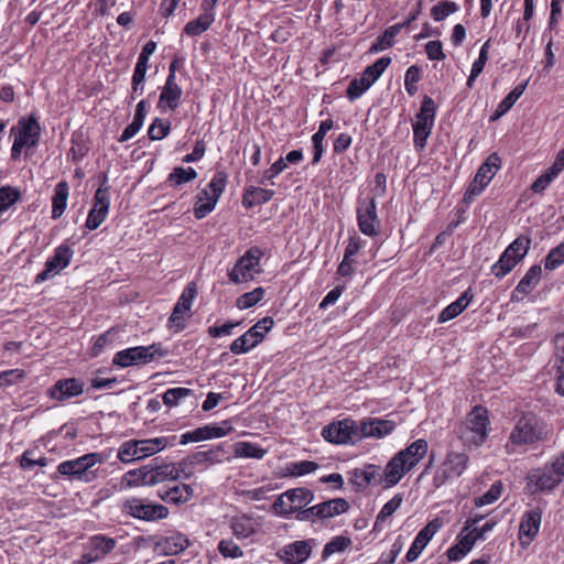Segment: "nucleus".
Here are the masks:
<instances>
[{"mask_svg":"<svg viewBox=\"0 0 564 564\" xmlns=\"http://www.w3.org/2000/svg\"><path fill=\"white\" fill-rule=\"evenodd\" d=\"M84 386L77 378L59 379L48 389V395L58 402H65L83 394Z\"/></svg>","mask_w":564,"mask_h":564,"instance_id":"nucleus-23","label":"nucleus"},{"mask_svg":"<svg viewBox=\"0 0 564 564\" xmlns=\"http://www.w3.org/2000/svg\"><path fill=\"white\" fill-rule=\"evenodd\" d=\"M555 370L560 377H564V332L554 337Z\"/></svg>","mask_w":564,"mask_h":564,"instance_id":"nucleus-57","label":"nucleus"},{"mask_svg":"<svg viewBox=\"0 0 564 564\" xmlns=\"http://www.w3.org/2000/svg\"><path fill=\"white\" fill-rule=\"evenodd\" d=\"M351 539L344 535H337L327 542L323 549L322 557L326 560L335 553H341L351 545Z\"/></svg>","mask_w":564,"mask_h":564,"instance_id":"nucleus-44","label":"nucleus"},{"mask_svg":"<svg viewBox=\"0 0 564 564\" xmlns=\"http://www.w3.org/2000/svg\"><path fill=\"white\" fill-rule=\"evenodd\" d=\"M458 10L456 2L442 0L431 9V15L435 21H442Z\"/></svg>","mask_w":564,"mask_h":564,"instance_id":"nucleus-51","label":"nucleus"},{"mask_svg":"<svg viewBox=\"0 0 564 564\" xmlns=\"http://www.w3.org/2000/svg\"><path fill=\"white\" fill-rule=\"evenodd\" d=\"M197 177V172L193 167L184 169L176 166L167 176V183L171 186H180L184 183L191 182Z\"/></svg>","mask_w":564,"mask_h":564,"instance_id":"nucleus-43","label":"nucleus"},{"mask_svg":"<svg viewBox=\"0 0 564 564\" xmlns=\"http://www.w3.org/2000/svg\"><path fill=\"white\" fill-rule=\"evenodd\" d=\"M564 477V454H561L543 467L530 470L525 477L530 494L546 492L554 489Z\"/></svg>","mask_w":564,"mask_h":564,"instance_id":"nucleus-2","label":"nucleus"},{"mask_svg":"<svg viewBox=\"0 0 564 564\" xmlns=\"http://www.w3.org/2000/svg\"><path fill=\"white\" fill-rule=\"evenodd\" d=\"M69 195V186L66 181H61L54 188L52 197V218L58 219L65 212Z\"/></svg>","mask_w":564,"mask_h":564,"instance_id":"nucleus-37","label":"nucleus"},{"mask_svg":"<svg viewBox=\"0 0 564 564\" xmlns=\"http://www.w3.org/2000/svg\"><path fill=\"white\" fill-rule=\"evenodd\" d=\"M377 479L380 480V468L376 465H367L365 468H355L351 471V482L358 489H365Z\"/></svg>","mask_w":564,"mask_h":564,"instance_id":"nucleus-35","label":"nucleus"},{"mask_svg":"<svg viewBox=\"0 0 564 564\" xmlns=\"http://www.w3.org/2000/svg\"><path fill=\"white\" fill-rule=\"evenodd\" d=\"M542 269L540 265H532L511 293L512 302H521L540 282Z\"/></svg>","mask_w":564,"mask_h":564,"instance_id":"nucleus-25","label":"nucleus"},{"mask_svg":"<svg viewBox=\"0 0 564 564\" xmlns=\"http://www.w3.org/2000/svg\"><path fill=\"white\" fill-rule=\"evenodd\" d=\"M530 245L531 239L527 236L516 238L491 267V273L498 279L506 276L527 256Z\"/></svg>","mask_w":564,"mask_h":564,"instance_id":"nucleus-4","label":"nucleus"},{"mask_svg":"<svg viewBox=\"0 0 564 564\" xmlns=\"http://www.w3.org/2000/svg\"><path fill=\"white\" fill-rule=\"evenodd\" d=\"M489 419L487 410L480 405L475 406L467 415L462 438L476 446L481 445L488 435Z\"/></svg>","mask_w":564,"mask_h":564,"instance_id":"nucleus-11","label":"nucleus"},{"mask_svg":"<svg viewBox=\"0 0 564 564\" xmlns=\"http://www.w3.org/2000/svg\"><path fill=\"white\" fill-rule=\"evenodd\" d=\"M564 263V242L553 248L544 260V268L546 270H555Z\"/></svg>","mask_w":564,"mask_h":564,"instance_id":"nucleus-56","label":"nucleus"},{"mask_svg":"<svg viewBox=\"0 0 564 564\" xmlns=\"http://www.w3.org/2000/svg\"><path fill=\"white\" fill-rule=\"evenodd\" d=\"M273 324L274 321L272 317H263L243 335L239 336L231 343L230 351L235 355L248 352L263 340L265 334L272 328Z\"/></svg>","mask_w":564,"mask_h":564,"instance_id":"nucleus-13","label":"nucleus"},{"mask_svg":"<svg viewBox=\"0 0 564 564\" xmlns=\"http://www.w3.org/2000/svg\"><path fill=\"white\" fill-rule=\"evenodd\" d=\"M468 456L464 453L449 452L433 476V486L440 488L447 481L458 478L467 468Z\"/></svg>","mask_w":564,"mask_h":564,"instance_id":"nucleus-12","label":"nucleus"},{"mask_svg":"<svg viewBox=\"0 0 564 564\" xmlns=\"http://www.w3.org/2000/svg\"><path fill=\"white\" fill-rule=\"evenodd\" d=\"M264 289L258 286L251 292L243 293L237 299L236 305L239 310H247L258 304L264 296Z\"/></svg>","mask_w":564,"mask_h":564,"instance_id":"nucleus-47","label":"nucleus"},{"mask_svg":"<svg viewBox=\"0 0 564 564\" xmlns=\"http://www.w3.org/2000/svg\"><path fill=\"white\" fill-rule=\"evenodd\" d=\"M171 130V123L166 120L155 118L148 130L149 139L152 141L164 139Z\"/></svg>","mask_w":564,"mask_h":564,"instance_id":"nucleus-50","label":"nucleus"},{"mask_svg":"<svg viewBox=\"0 0 564 564\" xmlns=\"http://www.w3.org/2000/svg\"><path fill=\"white\" fill-rule=\"evenodd\" d=\"M359 423L350 417L334 421L322 429L323 438L336 445H354L360 441Z\"/></svg>","mask_w":564,"mask_h":564,"instance_id":"nucleus-9","label":"nucleus"},{"mask_svg":"<svg viewBox=\"0 0 564 564\" xmlns=\"http://www.w3.org/2000/svg\"><path fill=\"white\" fill-rule=\"evenodd\" d=\"M422 76V70L419 66L412 65L405 72L404 88L410 96L417 93V83Z\"/></svg>","mask_w":564,"mask_h":564,"instance_id":"nucleus-53","label":"nucleus"},{"mask_svg":"<svg viewBox=\"0 0 564 564\" xmlns=\"http://www.w3.org/2000/svg\"><path fill=\"white\" fill-rule=\"evenodd\" d=\"M542 511L540 508L528 510L523 513L518 539L522 547H528L538 535L541 527Z\"/></svg>","mask_w":564,"mask_h":564,"instance_id":"nucleus-21","label":"nucleus"},{"mask_svg":"<svg viewBox=\"0 0 564 564\" xmlns=\"http://www.w3.org/2000/svg\"><path fill=\"white\" fill-rule=\"evenodd\" d=\"M133 441L138 445V448H135L138 460L161 452L170 444L167 437H154Z\"/></svg>","mask_w":564,"mask_h":564,"instance_id":"nucleus-34","label":"nucleus"},{"mask_svg":"<svg viewBox=\"0 0 564 564\" xmlns=\"http://www.w3.org/2000/svg\"><path fill=\"white\" fill-rule=\"evenodd\" d=\"M148 486H155L167 480H177V471L171 463H159V458L148 464Z\"/></svg>","mask_w":564,"mask_h":564,"instance_id":"nucleus-24","label":"nucleus"},{"mask_svg":"<svg viewBox=\"0 0 564 564\" xmlns=\"http://www.w3.org/2000/svg\"><path fill=\"white\" fill-rule=\"evenodd\" d=\"M311 554V546L306 541H296L283 547L281 558L288 564H302Z\"/></svg>","mask_w":564,"mask_h":564,"instance_id":"nucleus-30","label":"nucleus"},{"mask_svg":"<svg viewBox=\"0 0 564 564\" xmlns=\"http://www.w3.org/2000/svg\"><path fill=\"white\" fill-rule=\"evenodd\" d=\"M314 499V494L304 487L286 490L274 501L272 508L276 514L288 518L305 508Z\"/></svg>","mask_w":564,"mask_h":564,"instance_id":"nucleus-10","label":"nucleus"},{"mask_svg":"<svg viewBox=\"0 0 564 564\" xmlns=\"http://www.w3.org/2000/svg\"><path fill=\"white\" fill-rule=\"evenodd\" d=\"M215 21V14L212 11H204L197 19L189 21L184 26V33L189 36H197L207 31Z\"/></svg>","mask_w":564,"mask_h":564,"instance_id":"nucleus-39","label":"nucleus"},{"mask_svg":"<svg viewBox=\"0 0 564 564\" xmlns=\"http://www.w3.org/2000/svg\"><path fill=\"white\" fill-rule=\"evenodd\" d=\"M117 541L105 534H96L88 539L78 564H91L101 561L113 551Z\"/></svg>","mask_w":564,"mask_h":564,"instance_id":"nucleus-17","label":"nucleus"},{"mask_svg":"<svg viewBox=\"0 0 564 564\" xmlns=\"http://www.w3.org/2000/svg\"><path fill=\"white\" fill-rule=\"evenodd\" d=\"M357 221L359 230L369 237L379 234L380 220L377 215V204L375 197L358 203Z\"/></svg>","mask_w":564,"mask_h":564,"instance_id":"nucleus-19","label":"nucleus"},{"mask_svg":"<svg viewBox=\"0 0 564 564\" xmlns=\"http://www.w3.org/2000/svg\"><path fill=\"white\" fill-rule=\"evenodd\" d=\"M205 440H208V433H207L206 425L182 434L180 443L182 445H185L191 442H200V441H205Z\"/></svg>","mask_w":564,"mask_h":564,"instance_id":"nucleus-64","label":"nucleus"},{"mask_svg":"<svg viewBox=\"0 0 564 564\" xmlns=\"http://www.w3.org/2000/svg\"><path fill=\"white\" fill-rule=\"evenodd\" d=\"M471 300L473 294L468 289L464 293H462V295L456 301H454L453 303H451L449 305L442 310L437 317V323H445L458 316L468 306Z\"/></svg>","mask_w":564,"mask_h":564,"instance_id":"nucleus-33","label":"nucleus"},{"mask_svg":"<svg viewBox=\"0 0 564 564\" xmlns=\"http://www.w3.org/2000/svg\"><path fill=\"white\" fill-rule=\"evenodd\" d=\"M72 257L73 251L69 246H58L54 254L46 260L44 270L35 276L34 282L40 284L57 275L63 269L68 267Z\"/></svg>","mask_w":564,"mask_h":564,"instance_id":"nucleus-18","label":"nucleus"},{"mask_svg":"<svg viewBox=\"0 0 564 564\" xmlns=\"http://www.w3.org/2000/svg\"><path fill=\"white\" fill-rule=\"evenodd\" d=\"M197 294L196 283L189 282L183 290L177 303L175 304L169 323L176 327L177 330H182L185 327L184 321L188 316L193 301Z\"/></svg>","mask_w":564,"mask_h":564,"instance_id":"nucleus-20","label":"nucleus"},{"mask_svg":"<svg viewBox=\"0 0 564 564\" xmlns=\"http://www.w3.org/2000/svg\"><path fill=\"white\" fill-rule=\"evenodd\" d=\"M121 510L123 513L143 521H158L169 516V509L165 506L139 497L126 499L121 505Z\"/></svg>","mask_w":564,"mask_h":564,"instance_id":"nucleus-8","label":"nucleus"},{"mask_svg":"<svg viewBox=\"0 0 564 564\" xmlns=\"http://www.w3.org/2000/svg\"><path fill=\"white\" fill-rule=\"evenodd\" d=\"M110 206V186L108 177L104 175L100 186L94 196V205L88 213L85 226L89 230L97 229L106 219Z\"/></svg>","mask_w":564,"mask_h":564,"instance_id":"nucleus-16","label":"nucleus"},{"mask_svg":"<svg viewBox=\"0 0 564 564\" xmlns=\"http://www.w3.org/2000/svg\"><path fill=\"white\" fill-rule=\"evenodd\" d=\"M169 552L178 554L189 546V540L182 533L174 534L166 539Z\"/></svg>","mask_w":564,"mask_h":564,"instance_id":"nucleus-59","label":"nucleus"},{"mask_svg":"<svg viewBox=\"0 0 564 564\" xmlns=\"http://www.w3.org/2000/svg\"><path fill=\"white\" fill-rule=\"evenodd\" d=\"M410 470L404 462L398 455H394L386 465L382 474H380V481L384 484L386 488L393 487Z\"/></svg>","mask_w":564,"mask_h":564,"instance_id":"nucleus-26","label":"nucleus"},{"mask_svg":"<svg viewBox=\"0 0 564 564\" xmlns=\"http://www.w3.org/2000/svg\"><path fill=\"white\" fill-rule=\"evenodd\" d=\"M372 85L365 77L360 76L359 78L352 79L348 87L346 95L350 101H354L361 97Z\"/></svg>","mask_w":564,"mask_h":564,"instance_id":"nucleus-52","label":"nucleus"},{"mask_svg":"<svg viewBox=\"0 0 564 564\" xmlns=\"http://www.w3.org/2000/svg\"><path fill=\"white\" fill-rule=\"evenodd\" d=\"M183 95L182 88L178 86L176 80L166 79L162 88L158 107L160 109L175 110L181 102Z\"/></svg>","mask_w":564,"mask_h":564,"instance_id":"nucleus-27","label":"nucleus"},{"mask_svg":"<svg viewBox=\"0 0 564 564\" xmlns=\"http://www.w3.org/2000/svg\"><path fill=\"white\" fill-rule=\"evenodd\" d=\"M399 25L389 26L377 40L371 44L369 48L370 54H377L386 51L393 46L397 35L400 33Z\"/></svg>","mask_w":564,"mask_h":564,"instance_id":"nucleus-41","label":"nucleus"},{"mask_svg":"<svg viewBox=\"0 0 564 564\" xmlns=\"http://www.w3.org/2000/svg\"><path fill=\"white\" fill-rule=\"evenodd\" d=\"M436 106L430 96H424L420 111L415 116L413 128V143L417 151H423L432 132L435 121Z\"/></svg>","mask_w":564,"mask_h":564,"instance_id":"nucleus-3","label":"nucleus"},{"mask_svg":"<svg viewBox=\"0 0 564 564\" xmlns=\"http://www.w3.org/2000/svg\"><path fill=\"white\" fill-rule=\"evenodd\" d=\"M286 166L288 165L284 162V159L280 158L268 170L264 171L260 183L265 184L268 182L270 184H273L272 180L276 177L280 173H282L286 169Z\"/></svg>","mask_w":564,"mask_h":564,"instance_id":"nucleus-62","label":"nucleus"},{"mask_svg":"<svg viewBox=\"0 0 564 564\" xmlns=\"http://www.w3.org/2000/svg\"><path fill=\"white\" fill-rule=\"evenodd\" d=\"M273 195L274 192L272 189L250 186L243 194L242 204L245 207L251 208L254 205H261L269 202Z\"/></svg>","mask_w":564,"mask_h":564,"instance_id":"nucleus-40","label":"nucleus"},{"mask_svg":"<svg viewBox=\"0 0 564 564\" xmlns=\"http://www.w3.org/2000/svg\"><path fill=\"white\" fill-rule=\"evenodd\" d=\"M99 462L100 455L97 453H90L76 459L62 462L57 466V471L61 475L68 476L73 479L90 481L95 477L90 468Z\"/></svg>","mask_w":564,"mask_h":564,"instance_id":"nucleus-15","label":"nucleus"},{"mask_svg":"<svg viewBox=\"0 0 564 564\" xmlns=\"http://www.w3.org/2000/svg\"><path fill=\"white\" fill-rule=\"evenodd\" d=\"M263 251L259 247L249 248L241 256L228 274L229 281L235 284L247 283L261 273L260 260Z\"/></svg>","mask_w":564,"mask_h":564,"instance_id":"nucleus-6","label":"nucleus"},{"mask_svg":"<svg viewBox=\"0 0 564 564\" xmlns=\"http://www.w3.org/2000/svg\"><path fill=\"white\" fill-rule=\"evenodd\" d=\"M403 496L401 494L394 495L388 502H386L376 518V525L384 522L392 516L401 506Z\"/></svg>","mask_w":564,"mask_h":564,"instance_id":"nucleus-49","label":"nucleus"},{"mask_svg":"<svg viewBox=\"0 0 564 564\" xmlns=\"http://www.w3.org/2000/svg\"><path fill=\"white\" fill-rule=\"evenodd\" d=\"M397 424L391 420H383L379 417H368L359 422L358 433L360 440L367 437L382 438L391 434Z\"/></svg>","mask_w":564,"mask_h":564,"instance_id":"nucleus-22","label":"nucleus"},{"mask_svg":"<svg viewBox=\"0 0 564 564\" xmlns=\"http://www.w3.org/2000/svg\"><path fill=\"white\" fill-rule=\"evenodd\" d=\"M429 444L425 440L419 438L406 446L404 449L398 452V455L404 464L412 469L420 460L426 455Z\"/></svg>","mask_w":564,"mask_h":564,"instance_id":"nucleus-28","label":"nucleus"},{"mask_svg":"<svg viewBox=\"0 0 564 564\" xmlns=\"http://www.w3.org/2000/svg\"><path fill=\"white\" fill-rule=\"evenodd\" d=\"M500 165V156L494 152L480 165L474 178L482 185L487 186L491 182L495 174L499 171Z\"/></svg>","mask_w":564,"mask_h":564,"instance_id":"nucleus-36","label":"nucleus"},{"mask_svg":"<svg viewBox=\"0 0 564 564\" xmlns=\"http://www.w3.org/2000/svg\"><path fill=\"white\" fill-rule=\"evenodd\" d=\"M390 64L391 58L388 56H382L379 59H377L373 64L367 66L362 72L361 76L368 79L370 85H373Z\"/></svg>","mask_w":564,"mask_h":564,"instance_id":"nucleus-42","label":"nucleus"},{"mask_svg":"<svg viewBox=\"0 0 564 564\" xmlns=\"http://www.w3.org/2000/svg\"><path fill=\"white\" fill-rule=\"evenodd\" d=\"M501 491H502L501 482L500 481L494 482L484 495H481L480 497H477L475 499V506L484 507L486 505L494 503L501 496Z\"/></svg>","mask_w":564,"mask_h":564,"instance_id":"nucleus-55","label":"nucleus"},{"mask_svg":"<svg viewBox=\"0 0 564 564\" xmlns=\"http://www.w3.org/2000/svg\"><path fill=\"white\" fill-rule=\"evenodd\" d=\"M158 495L166 503L182 505L192 499L194 491L189 485L177 484L167 489L159 490Z\"/></svg>","mask_w":564,"mask_h":564,"instance_id":"nucleus-29","label":"nucleus"},{"mask_svg":"<svg viewBox=\"0 0 564 564\" xmlns=\"http://www.w3.org/2000/svg\"><path fill=\"white\" fill-rule=\"evenodd\" d=\"M193 391L187 388H171L163 393V402L167 406H175L182 399L191 395Z\"/></svg>","mask_w":564,"mask_h":564,"instance_id":"nucleus-54","label":"nucleus"},{"mask_svg":"<svg viewBox=\"0 0 564 564\" xmlns=\"http://www.w3.org/2000/svg\"><path fill=\"white\" fill-rule=\"evenodd\" d=\"M135 448H138V445L133 440L122 443L118 451V458L122 463H132L138 460Z\"/></svg>","mask_w":564,"mask_h":564,"instance_id":"nucleus-60","label":"nucleus"},{"mask_svg":"<svg viewBox=\"0 0 564 564\" xmlns=\"http://www.w3.org/2000/svg\"><path fill=\"white\" fill-rule=\"evenodd\" d=\"M145 116H147V101L141 100L137 105L132 122L126 127V129L119 137L118 141L127 142L132 137H134L142 128Z\"/></svg>","mask_w":564,"mask_h":564,"instance_id":"nucleus-38","label":"nucleus"},{"mask_svg":"<svg viewBox=\"0 0 564 564\" xmlns=\"http://www.w3.org/2000/svg\"><path fill=\"white\" fill-rule=\"evenodd\" d=\"M315 509L317 519H328L346 512L349 509V503L344 498H335L315 505Z\"/></svg>","mask_w":564,"mask_h":564,"instance_id":"nucleus-32","label":"nucleus"},{"mask_svg":"<svg viewBox=\"0 0 564 564\" xmlns=\"http://www.w3.org/2000/svg\"><path fill=\"white\" fill-rule=\"evenodd\" d=\"M267 454V451L256 444L249 442H239L236 444L235 455L243 458L261 459Z\"/></svg>","mask_w":564,"mask_h":564,"instance_id":"nucleus-45","label":"nucleus"},{"mask_svg":"<svg viewBox=\"0 0 564 564\" xmlns=\"http://www.w3.org/2000/svg\"><path fill=\"white\" fill-rule=\"evenodd\" d=\"M490 48V40H487L479 52L478 58L473 63L470 73L480 75L484 70V67L488 61V54Z\"/></svg>","mask_w":564,"mask_h":564,"instance_id":"nucleus-63","label":"nucleus"},{"mask_svg":"<svg viewBox=\"0 0 564 564\" xmlns=\"http://www.w3.org/2000/svg\"><path fill=\"white\" fill-rule=\"evenodd\" d=\"M148 465H145L141 468L132 469L126 473L123 476V481L129 487L148 486Z\"/></svg>","mask_w":564,"mask_h":564,"instance_id":"nucleus-48","label":"nucleus"},{"mask_svg":"<svg viewBox=\"0 0 564 564\" xmlns=\"http://www.w3.org/2000/svg\"><path fill=\"white\" fill-rule=\"evenodd\" d=\"M259 523L248 514L232 517L230 529L237 539H247L257 532Z\"/></svg>","mask_w":564,"mask_h":564,"instance_id":"nucleus-31","label":"nucleus"},{"mask_svg":"<svg viewBox=\"0 0 564 564\" xmlns=\"http://www.w3.org/2000/svg\"><path fill=\"white\" fill-rule=\"evenodd\" d=\"M41 127L34 117L21 118L19 130L11 148V159L18 160L23 148H34L39 143Z\"/></svg>","mask_w":564,"mask_h":564,"instance_id":"nucleus-14","label":"nucleus"},{"mask_svg":"<svg viewBox=\"0 0 564 564\" xmlns=\"http://www.w3.org/2000/svg\"><path fill=\"white\" fill-rule=\"evenodd\" d=\"M546 436L544 422L534 413H524L517 420L505 447L508 454H513L520 447L534 446Z\"/></svg>","mask_w":564,"mask_h":564,"instance_id":"nucleus-1","label":"nucleus"},{"mask_svg":"<svg viewBox=\"0 0 564 564\" xmlns=\"http://www.w3.org/2000/svg\"><path fill=\"white\" fill-rule=\"evenodd\" d=\"M21 198V192L13 186L6 185L0 187V215L7 212Z\"/></svg>","mask_w":564,"mask_h":564,"instance_id":"nucleus-46","label":"nucleus"},{"mask_svg":"<svg viewBox=\"0 0 564 564\" xmlns=\"http://www.w3.org/2000/svg\"><path fill=\"white\" fill-rule=\"evenodd\" d=\"M218 551L224 557L239 558L243 555L242 550L231 539H224L218 543Z\"/></svg>","mask_w":564,"mask_h":564,"instance_id":"nucleus-58","label":"nucleus"},{"mask_svg":"<svg viewBox=\"0 0 564 564\" xmlns=\"http://www.w3.org/2000/svg\"><path fill=\"white\" fill-rule=\"evenodd\" d=\"M442 521L438 518L430 521L423 529L419 531L415 538L429 544L435 533L441 529Z\"/></svg>","mask_w":564,"mask_h":564,"instance_id":"nucleus-61","label":"nucleus"},{"mask_svg":"<svg viewBox=\"0 0 564 564\" xmlns=\"http://www.w3.org/2000/svg\"><path fill=\"white\" fill-rule=\"evenodd\" d=\"M169 350L160 343L150 346H137L118 351L113 357V364L127 368L134 365L149 364L158 358L167 356Z\"/></svg>","mask_w":564,"mask_h":564,"instance_id":"nucleus-5","label":"nucleus"},{"mask_svg":"<svg viewBox=\"0 0 564 564\" xmlns=\"http://www.w3.org/2000/svg\"><path fill=\"white\" fill-rule=\"evenodd\" d=\"M226 180V173L219 171L213 176L207 187L197 194L194 206V216L197 219H203L214 210L224 192Z\"/></svg>","mask_w":564,"mask_h":564,"instance_id":"nucleus-7","label":"nucleus"}]
</instances>
